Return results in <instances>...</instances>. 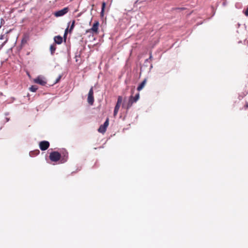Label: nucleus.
<instances>
[{"mask_svg": "<svg viewBox=\"0 0 248 248\" xmlns=\"http://www.w3.org/2000/svg\"><path fill=\"white\" fill-rule=\"evenodd\" d=\"M139 93H137L134 97L130 96L127 103L126 105L123 104L122 107L126 110H128L131 107L133 104L136 102L139 99Z\"/></svg>", "mask_w": 248, "mask_h": 248, "instance_id": "obj_1", "label": "nucleus"}, {"mask_svg": "<svg viewBox=\"0 0 248 248\" xmlns=\"http://www.w3.org/2000/svg\"><path fill=\"white\" fill-rule=\"evenodd\" d=\"M61 154L56 151H54L50 153L49 158L53 162H57L61 158Z\"/></svg>", "mask_w": 248, "mask_h": 248, "instance_id": "obj_2", "label": "nucleus"}, {"mask_svg": "<svg viewBox=\"0 0 248 248\" xmlns=\"http://www.w3.org/2000/svg\"><path fill=\"white\" fill-rule=\"evenodd\" d=\"M99 25V22L97 21H96L93 24L92 27L91 29L88 30L86 31V32H90V33H92L93 34H97Z\"/></svg>", "mask_w": 248, "mask_h": 248, "instance_id": "obj_3", "label": "nucleus"}, {"mask_svg": "<svg viewBox=\"0 0 248 248\" xmlns=\"http://www.w3.org/2000/svg\"><path fill=\"white\" fill-rule=\"evenodd\" d=\"M108 119L107 118L103 124L101 125L98 129V131L101 133H104L107 129V127L108 125Z\"/></svg>", "mask_w": 248, "mask_h": 248, "instance_id": "obj_4", "label": "nucleus"}, {"mask_svg": "<svg viewBox=\"0 0 248 248\" xmlns=\"http://www.w3.org/2000/svg\"><path fill=\"white\" fill-rule=\"evenodd\" d=\"M68 12V8L65 7L61 10L55 12L54 15L56 17H60L65 15Z\"/></svg>", "mask_w": 248, "mask_h": 248, "instance_id": "obj_5", "label": "nucleus"}, {"mask_svg": "<svg viewBox=\"0 0 248 248\" xmlns=\"http://www.w3.org/2000/svg\"><path fill=\"white\" fill-rule=\"evenodd\" d=\"M93 88L92 87L89 92L88 95V102L90 105H93L94 102Z\"/></svg>", "mask_w": 248, "mask_h": 248, "instance_id": "obj_6", "label": "nucleus"}, {"mask_svg": "<svg viewBox=\"0 0 248 248\" xmlns=\"http://www.w3.org/2000/svg\"><path fill=\"white\" fill-rule=\"evenodd\" d=\"M49 146V143L47 141H42L39 143L40 149L42 151H45L48 148Z\"/></svg>", "mask_w": 248, "mask_h": 248, "instance_id": "obj_7", "label": "nucleus"}, {"mask_svg": "<svg viewBox=\"0 0 248 248\" xmlns=\"http://www.w3.org/2000/svg\"><path fill=\"white\" fill-rule=\"evenodd\" d=\"M34 82L41 85H45L46 83V82L44 80V78L40 76H39L36 78L34 79Z\"/></svg>", "mask_w": 248, "mask_h": 248, "instance_id": "obj_8", "label": "nucleus"}, {"mask_svg": "<svg viewBox=\"0 0 248 248\" xmlns=\"http://www.w3.org/2000/svg\"><path fill=\"white\" fill-rule=\"evenodd\" d=\"M54 40L57 44H61L62 42V38L60 35L56 36L54 37Z\"/></svg>", "mask_w": 248, "mask_h": 248, "instance_id": "obj_9", "label": "nucleus"}, {"mask_svg": "<svg viewBox=\"0 0 248 248\" xmlns=\"http://www.w3.org/2000/svg\"><path fill=\"white\" fill-rule=\"evenodd\" d=\"M145 83H146V79H144L139 85V86L137 88V90L138 91H140L144 87L145 84Z\"/></svg>", "mask_w": 248, "mask_h": 248, "instance_id": "obj_10", "label": "nucleus"}, {"mask_svg": "<svg viewBox=\"0 0 248 248\" xmlns=\"http://www.w3.org/2000/svg\"><path fill=\"white\" fill-rule=\"evenodd\" d=\"M105 6H106V3L105 2H103L102 3V8H101V16H104V12Z\"/></svg>", "mask_w": 248, "mask_h": 248, "instance_id": "obj_11", "label": "nucleus"}, {"mask_svg": "<svg viewBox=\"0 0 248 248\" xmlns=\"http://www.w3.org/2000/svg\"><path fill=\"white\" fill-rule=\"evenodd\" d=\"M38 89V87L36 85H32L30 88V90L32 92H35Z\"/></svg>", "mask_w": 248, "mask_h": 248, "instance_id": "obj_12", "label": "nucleus"}, {"mask_svg": "<svg viewBox=\"0 0 248 248\" xmlns=\"http://www.w3.org/2000/svg\"><path fill=\"white\" fill-rule=\"evenodd\" d=\"M55 50H56V47L55 46H54L53 45H51L50 46V51L51 52V55H53L54 54Z\"/></svg>", "mask_w": 248, "mask_h": 248, "instance_id": "obj_13", "label": "nucleus"}, {"mask_svg": "<svg viewBox=\"0 0 248 248\" xmlns=\"http://www.w3.org/2000/svg\"><path fill=\"white\" fill-rule=\"evenodd\" d=\"M122 101H123V97L121 96H119L118 97V100H117V102L116 104L121 105Z\"/></svg>", "mask_w": 248, "mask_h": 248, "instance_id": "obj_14", "label": "nucleus"}, {"mask_svg": "<svg viewBox=\"0 0 248 248\" xmlns=\"http://www.w3.org/2000/svg\"><path fill=\"white\" fill-rule=\"evenodd\" d=\"M75 20H73L72 24H71V25L70 26V29H69V31L70 32H71L73 30V29H74V26H75Z\"/></svg>", "mask_w": 248, "mask_h": 248, "instance_id": "obj_15", "label": "nucleus"}, {"mask_svg": "<svg viewBox=\"0 0 248 248\" xmlns=\"http://www.w3.org/2000/svg\"><path fill=\"white\" fill-rule=\"evenodd\" d=\"M4 23H5V21H4V19H3V18H0V25H1V26H2V25H3Z\"/></svg>", "mask_w": 248, "mask_h": 248, "instance_id": "obj_16", "label": "nucleus"}, {"mask_svg": "<svg viewBox=\"0 0 248 248\" xmlns=\"http://www.w3.org/2000/svg\"><path fill=\"white\" fill-rule=\"evenodd\" d=\"M61 78H62V76L61 75H59V77H58V78L56 79L55 83H58L60 81V80L61 79Z\"/></svg>", "mask_w": 248, "mask_h": 248, "instance_id": "obj_17", "label": "nucleus"}, {"mask_svg": "<svg viewBox=\"0 0 248 248\" xmlns=\"http://www.w3.org/2000/svg\"><path fill=\"white\" fill-rule=\"evenodd\" d=\"M119 110L118 109H115L114 108V116H116L118 113V112Z\"/></svg>", "mask_w": 248, "mask_h": 248, "instance_id": "obj_18", "label": "nucleus"}, {"mask_svg": "<svg viewBox=\"0 0 248 248\" xmlns=\"http://www.w3.org/2000/svg\"><path fill=\"white\" fill-rule=\"evenodd\" d=\"M8 41V39L6 38V40L1 44V48L4 45L7 43Z\"/></svg>", "mask_w": 248, "mask_h": 248, "instance_id": "obj_19", "label": "nucleus"}, {"mask_svg": "<svg viewBox=\"0 0 248 248\" xmlns=\"http://www.w3.org/2000/svg\"><path fill=\"white\" fill-rule=\"evenodd\" d=\"M120 105H119V104H117L116 105L115 107V109H119L120 108Z\"/></svg>", "mask_w": 248, "mask_h": 248, "instance_id": "obj_20", "label": "nucleus"}, {"mask_svg": "<svg viewBox=\"0 0 248 248\" xmlns=\"http://www.w3.org/2000/svg\"><path fill=\"white\" fill-rule=\"evenodd\" d=\"M68 30V27L66 28V29L65 31L64 34V37L66 36L67 34V31Z\"/></svg>", "mask_w": 248, "mask_h": 248, "instance_id": "obj_21", "label": "nucleus"}, {"mask_svg": "<svg viewBox=\"0 0 248 248\" xmlns=\"http://www.w3.org/2000/svg\"><path fill=\"white\" fill-rule=\"evenodd\" d=\"M245 14L246 16H248V7H247V10L245 12Z\"/></svg>", "mask_w": 248, "mask_h": 248, "instance_id": "obj_22", "label": "nucleus"}, {"mask_svg": "<svg viewBox=\"0 0 248 248\" xmlns=\"http://www.w3.org/2000/svg\"><path fill=\"white\" fill-rule=\"evenodd\" d=\"M4 38V34H2L0 36V39L3 40Z\"/></svg>", "mask_w": 248, "mask_h": 248, "instance_id": "obj_23", "label": "nucleus"}, {"mask_svg": "<svg viewBox=\"0 0 248 248\" xmlns=\"http://www.w3.org/2000/svg\"><path fill=\"white\" fill-rule=\"evenodd\" d=\"M245 107L246 108H248V103L245 105Z\"/></svg>", "mask_w": 248, "mask_h": 248, "instance_id": "obj_24", "label": "nucleus"}, {"mask_svg": "<svg viewBox=\"0 0 248 248\" xmlns=\"http://www.w3.org/2000/svg\"><path fill=\"white\" fill-rule=\"evenodd\" d=\"M65 161H66V160H63V159H62L61 160V162H62V163H64V162H65Z\"/></svg>", "mask_w": 248, "mask_h": 248, "instance_id": "obj_25", "label": "nucleus"}, {"mask_svg": "<svg viewBox=\"0 0 248 248\" xmlns=\"http://www.w3.org/2000/svg\"><path fill=\"white\" fill-rule=\"evenodd\" d=\"M152 54L151 53V54H150V57H149V59H152Z\"/></svg>", "mask_w": 248, "mask_h": 248, "instance_id": "obj_26", "label": "nucleus"}, {"mask_svg": "<svg viewBox=\"0 0 248 248\" xmlns=\"http://www.w3.org/2000/svg\"><path fill=\"white\" fill-rule=\"evenodd\" d=\"M73 0H70V1H72Z\"/></svg>", "mask_w": 248, "mask_h": 248, "instance_id": "obj_27", "label": "nucleus"}]
</instances>
